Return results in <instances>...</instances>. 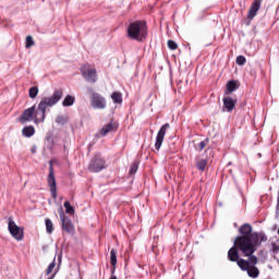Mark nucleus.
I'll return each instance as SVG.
<instances>
[{
  "label": "nucleus",
  "mask_w": 279,
  "mask_h": 279,
  "mask_svg": "<svg viewBox=\"0 0 279 279\" xmlns=\"http://www.w3.org/2000/svg\"><path fill=\"white\" fill-rule=\"evenodd\" d=\"M239 234L233 242V246L228 251V260L236 263L239 251L243 256L254 254L262 243L267 241V235L263 232H253L252 225L244 223L239 228Z\"/></svg>",
  "instance_id": "1"
},
{
  "label": "nucleus",
  "mask_w": 279,
  "mask_h": 279,
  "mask_svg": "<svg viewBox=\"0 0 279 279\" xmlns=\"http://www.w3.org/2000/svg\"><path fill=\"white\" fill-rule=\"evenodd\" d=\"M63 96L64 89H56L50 97H44L40 100L37 109L36 105L25 109L19 118L20 123H29V121H34L36 125H38V123H45V119H47V108H53Z\"/></svg>",
  "instance_id": "2"
},
{
  "label": "nucleus",
  "mask_w": 279,
  "mask_h": 279,
  "mask_svg": "<svg viewBox=\"0 0 279 279\" xmlns=\"http://www.w3.org/2000/svg\"><path fill=\"white\" fill-rule=\"evenodd\" d=\"M148 34L147 22L135 21L131 23L128 27V36L131 40H137V43H143L146 40Z\"/></svg>",
  "instance_id": "3"
},
{
  "label": "nucleus",
  "mask_w": 279,
  "mask_h": 279,
  "mask_svg": "<svg viewBox=\"0 0 279 279\" xmlns=\"http://www.w3.org/2000/svg\"><path fill=\"white\" fill-rule=\"evenodd\" d=\"M106 169V159H104L99 155H95L88 166V171L90 173H99V171H104Z\"/></svg>",
  "instance_id": "4"
},
{
  "label": "nucleus",
  "mask_w": 279,
  "mask_h": 279,
  "mask_svg": "<svg viewBox=\"0 0 279 279\" xmlns=\"http://www.w3.org/2000/svg\"><path fill=\"white\" fill-rule=\"evenodd\" d=\"M9 232L15 239V241H23L25 238V231L23 228L19 227L16 222L12 219V217L9 218Z\"/></svg>",
  "instance_id": "5"
},
{
  "label": "nucleus",
  "mask_w": 279,
  "mask_h": 279,
  "mask_svg": "<svg viewBox=\"0 0 279 279\" xmlns=\"http://www.w3.org/2000/svg\"><path fill=\"white\" fill-rule=\"evenodd\" d=\"M81 73L86 82H90V84H95V82H97V70L90 64L86 63L82 65Z\"/></svg>",
  "instance_id": "6"
},
{
  "label": "nucleus",
  "mask_w": 279,
  "mask_h": 279,
  "mask_svg": "<svg viewBox=\"0 0 279 279\" xmlns=\"http://www.w3.org/2000/svg\"><path fill=\"white\" fill-rule=\"evenodd\" d=\"M92 108L96 110H106V98L99 93H93L90 98Z\"/></svg>",
  "instance_id": "7"
},
{
  "label": "nucleus",
  "mask_w": 279,
  "mask_h": 279,
  "mask_svg": "<svg viewBox=\"0 0 279 279\" xmlns=\"http://www.w3.org/2000/svg\"><path fill=\"white\" fill-rule=\"evenodd\" d=\"M47 183L50 189L52 199H57L58 198V187H57V183H56V175L53 174V166L49 167V174H48Z\"/></svg>",
  "instance_id": "8"
},
{
  "label": "nucleus",
  "mask_w": 279,
  "mask_h": 279,
  "mask_svg": "<svg viewBox=\"0 0 279 279\" xmlns=\"http://www.w3.org/2000/svg\"><path fill=\"white\" fill-rule=\"evenodd\" d=\"M59 216L61 219V223H62V230L64 232H66L68 234H71V232H73L74 228H73V222H71V218L66 217V215H64V210H62V208L59 210Z\"/></svg>",
  "instance_id": "9"
},
{
  "label": "nucleus",
  "mask_w": 279,
  "mask_h": 279,
  "mask_svg": "<svg viewBox=\"0 0 279 279\" xmlns=\"http://www.w3.org/2000/svg\"><path fill=\"white\" fill-rule=\"evenodd\" d=\"M168 128H171V125L169 123H166L160 128V130L157 133L155 143V148L157 149V151H160V147H162V143L165 142V136L167 134Z\"/></svg>",
  "instance_id": "10"
},
{
  "label": "nucleus",
  "mask_w": 279,
  "mask_h": 279,
  "mask_svg": "<svg viewBox=\"0 0 279 279\" xmlns=\"http://www.w3.org/2000/svg\"><path fill=\"white\" fill-rule=\"evenodd\" d=\"M260 3H263V0H255L250 7V10L247 12V19L250 21H253V19L258 14V11L260 10Z\"/></svg>",
  "instance_id": "11"
},
{
  "label": "nucleus",
  "mask_w": 279,
  "mask_h": 279,
  "mask_svg": "<svg viewBox=\"0 0 279 279\" xmlns=\"http://www.w3.org/2000/svg\"><path fill=\"white\" fill-rule=\"evenodd\" d=\"M117 130H119V123L111 120L107 125H105L101 129L100 135L101 136H108V134H110V132H117Z\"/></svg>",
  "instance_id": "12"
},
{
  "label": "nucleus",
  "mask_w": 279,
  "mask_h": 279,
  "mask_svg": "<svg viewBox=\"0 0 279 279\" xmlns=\"http://www.w3.org/2000/svg\"><path fill=\"white\" fill-rule=\"evenodd\" d=\"M222 101L227 112H232L236 108V99H232V97H225Z\"/></svg>",
  "instance_id": "13"
},
{
  "label": "nucleus",
  "mask_w": 279,
  "mask_h": 279,
  "mask_svg": "<svg viewBox=\"0 0 279 279\" xmlns=\"http://www.w3.org/2000/svg\"><path fill=\"white\" fill-rule=\"evenodd\" d=\"M22 134H23V136H25L26 138H32V136H34V134H36V129H34L33 125L25 126V128L22 130Z\"/></svg>",
  "instance_id": "14"
},
{
  "label": "nucleus",
  "mask_w": 279,
  "mask_h": 279,
  "mask_svg": "<svg viewBox=\"0 0 279 279\" xmlns=\"http://www.w3.org/2000/svg\"><path fill=\"white\" fill-rule=\"evenodd\" d=\"M111 99L113 101V104H123V95L120 92H113L111 94Z\"/></svg>",
  "instance_id": "15"
},
{
  "label": "nucleus",
  "mask_w": 279,
  "mask_h": 279,
  "mask_svg": "<svg viewBox=\"0 0 279 279\" xmlns=\"http://www.w3.org/2000/svg\"><path fill=\"white\" fill-rule=\"evenodd\" d=\"M247 275L250 278H258L260 271L258 270V267L255 266H248V269H246Z\"/></svg>",
  "instance_id": "16"
},
{
  "label": "nucleus",
  "mask_w": 279,
  "mask_h": 279,
  "mask_svg": "<svg viewBox=\"0 0 279 279\" xmlns=\"http://www.w3.org/2000/svg\"><path fill=\"white\" fill-rule=\"evenodd\" d=\"M75 104V98L71 95L65 96V98L62 101V107L63 108H69Z\"/></svg>",
  "instance_id": "17"
},
{
  "label": "nucleus",
  "mask_w": 279,
  "mask_h": 279,
  "mask_svg": "<svg viewBox=\"0 0 279 279\" xmlns=\"http://www.w3.org/2000/svg\"><path fill=\"white\" fill-rule=\"evenodd\" d=\"M110 264L112 268V274L117 269V251L114 248L110 252Z\"/></svg>",
  "instance_id": "18"
},
{
  "label": "nucleus",
  "mask_w": 279,
  "mask_h": 279,
  "mask_svg": "<svg viewBox=\"0 0 279 279\" xmlns=\"http://www.w3.org/2000/svg\"><path fill=\"white\" fill-rule=\"evenodd\" d=\"M236 81H229L227 83V89H226V95H230V93H234L236 90Z\"/></svg>",
  "instance_id": "19"
},
{
  "label": "nucleus",
  "mask_w": 279,
  "mask_h": 279,
  "mask_svg": "<svg viewBox=\"0 0 279 279\" xmlns=\"http://www.w3.org/2000/svg\"><path fill=\"white\" fill-rule=\"evenodd\" d=\"M238 267H240V269H242V271H247L250 269V263L248 260H245L243 258H240L236 262Z\"/></svg>",
  "instance_id": "20"
},
{
  "label": "nucleus",
  "mask_w": 279,
  "mask_h": 279,
  "mask_svg": "<svg viewBox=\"0 0 279 279\" xmlns=\"http://www.w3.org/2000/svg\"><path fill=\"white\" fill-rule=\"evenodd\" d=\"M207 165H208V160L207 159H199L196 162V168L198 169V171H206Z\"/></svg>",
  "instance_id": "21"
},
{
  "label": "nucleus",
  "mask_w": 279,
  "mask_h": 279,
  "mask_svg": "<svg viewBox=\"0 0 279 279\" xmlns=\"http://www.w3.org/2000/svg\"><path fill=\"white\" fill-rule=\"evenodd\" d=\"M63 206H64L65 213L68 215H75V208H73V206H71V203L69 201L64 202Z\"/></svg>",
  "instance_id": "22"
},
{
  "label": "nucleus",
  "mask_w": 279,
  "mask_h": 279,
  "mask_svg": "<svg viewBox=\"0 0 279 279\" xmlns=\"http://www.w3.org/2000/svg\"><path fill=\"white\" fill-rule=\"evenodd\" d=\"M46 223V231L48 234H51L53 232V222L51 221V219L47 218L45 220Z\"/></svg>",
  "instance_id": "23"
},
{
  "label": "nucleus",
  "mask_w": 279,
  "mask_h": 279,
  "mask_svg": "<svg viewBox=\"0 0 279 279\" xmlns=\"http://www.w3.org/2000/svg\"><path fill=\"white\" fill-rule=\"evenodd\" d=\"M28 96L31 97V99H36V97H38V87H31L28 90Z\"/></svg>",
  "instance_id": "24"
},
{
  "label": "nucleus",
  "mask_w": 279,
  "mask_h": 279,
  "mask_svg": "<svg viewBox=\"0 0 279 279\" xmlns=\"http://www.w3.org/2000/svg\"><path fill=\"white\" fill-rule=\"evenodd\" d=\"M68 121H69V118L64 116H58L56 118V123H58V125H66Z\"/></svg>",
  "instance_id": "25"
},
{
  "label": "nucleus",
  "mask_w": 279,
  "mask_h": 279,
  "mask_svg": "<svg viewBox=\"0 0 279 279\" xmlns=\"http://www.w3.org/2000/svg\"><path fill=\"white\" fill-rule=\"evenodd\" d=\"M244 256L248 257L250 265H253V266L258 265V257H256L254 253H251L250 255H244Z\"/></svg>",
  "instance_id": "26"
},
{
  "label": "nucleus",
  "mask_w": 279,
  "mask_h": 279,
  "mask_svg": "<svg viewBox=\"0 0 279 279\" xmlns=\"http://www.w3.org/2000/svg\"><path fill=\"white\" fill-rule=\"evenodd\" d=\"M208 143H210L208 138L204 140L203 142L198 143V145L196 146V149L198 151H202L206 147V145H208Z\"/></svg>",
  "instance_id": "27"
},
{
  "label": "nucleus",
  "mask_w": 279,
  "mask_h": 279,
  "mask_svg": "<svg viewBox=\"0 0 279 279\" xmlns=\"http://www.w3.org/2000/svg\"><path fill=\"white\" fill-rule=\"evenodd\" d=\"M245 62H247V59H245L244 56H239L235 59V63L239 64V66H243V64H245Z\"/></svg>",
  "instance_id": "28"
},
{
  "label": "nucleus",
  "mask_w": 279,
  "mask_h": 279,
  "mask_svg": "<svg viewBox=\"0 0 279 279\" xmlns=\"http://www.w3.org/2000/svg\"><path fill=\"white\" fill-rule=\"evenodd\" d=\"M26 49H29L31 47H34V38L32 36H26Z\"/></svg>",
  "instance_id": "29"
},
{
  "label": "nucleus",
  "mask_w": 279,
  "mask_h": 279,
  "mask_svg": "<svg viewBox=\"0 0 279 279\" xmlns=\"http://www.w3.org/2000/svg\"><path fill=\"white\" fill-rule=\"evenodd\" d=\"M53 269H56V259H53V262L49 264L48 268L46 269V276H49V274H51Z\"/></svg>",
  "instance_id": "30"
},
{
  "label": "nucleus",
  "mask_w": 279,
  "mask_h": 279,
  "mask_svg": "<svg viewBox=\"0 0 279 279\" xmlns=\"http://www.w3.org/2000/svg\"><path fill=\"white\" fill-rule=\"evenodd\" d=\"M137 171H138V163L133 162V163L131 165V168H130V174H131V175H134V173H136Z\"/></svg>",
  "instance_id": "31"
},
{
  "label": "nucleus",
  "mask_w": 279,
  "mask_h": 279,
  "mask_svg": "<svg viewBox=\"0 0 279 279\" xmlns=\"http://www.w3.org/2000/svg\"><path fill=\"white\" fill-rule=\"evenodd\" d=\"M168 47L171 49V51H175V49H178V44L170 39L168 40Z\"/></svg>",
  "instance_id": "32"
},
{
  "label": "nucleus",
  "mask_w": 279,
  "mask_h": 279,
  "mask_svg": "<svg viewBox=\"0 0 279 279\" xmlns=\"http://www.w3.org/2000/svg\"><path fill=\"white\" fill-rule=\"evenodd\" d=\"M271 246H272V252H279V246L276 243H272Z\"/></svg>",
  "instance_id": "33"
},
{
  "label": "nucleus",
  "mask_w": 279,
  "mask_h": 279,
  "mask_svg": "<svg viewBox=\"0 0 279 279\" xmlns=\"http://www.w3.org/2000/svg\"><path fill=\"white\" fill-rule=\"evenodd\" d=\"M277 205L279 206V192H278Z\"/></svg>",
  "instance_id": "34"
},
{
  "label": "nucleus",
  "mask_w": 279,
  "mask_h": 279,
  "mask_svg": "<svg viewBox=\"0 0 279 279\" xmlns=\"http://www.w3.org/2000/svg\"><path fill=\"white\" fill-rule=\"evenodd\" d=\"M32 154H36V149L33 148V149H32Z\"/></svg>",
  "instance_id": "35"
},
{
  "label": "nucleus",
  "mask_w": 279,
  "mask_h": 279,
  "mask_svg": "<svg viewBox=\"0 0 279 279\" xmlns=\"http://www.w3.org/2000/svg\"><path fill=\"white\" fill-rule=\"evenodd\" d=\"M110 279H117V276H111Z\"/></svg>",
  "instance_id": "36"
}]
</instances>
